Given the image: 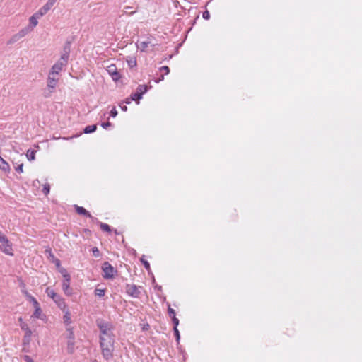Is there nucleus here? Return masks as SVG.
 <instances>
[{"mask_svg": "<svg viewBox=\"0 0 362 362\" xmlns=\"http://www.w3.org/2000/svg\"><path fill=\"white\" fill-rule=\"evenodd\" d=\"M115 338L113 335L100 337V346L102 355L106 361L112 358Z\"/></svg>", "mask_w": 362, "mask_h": 362, "instance_id": "f257e3e1", "label": "nucleus"}, {"mask_svg": "<svg viewBox=\"0 0 362 362\" xmlns=\"http://www.w3.org/2000/svg\"><path fill=\"white\" fill-rule=\"evenodd\" d=\"M70 52V46L67 44L64 48V52L62 53L59 60H58L52 66L50 70V73L58 75L62 71V68L66 66Z\"/></svg>", "mask_w": 362, "mask_h": 362, "instance_id": "f03ea898", "label": "nucleus"}, {"mask_svg": "<svg viewBox=\"0 0 362 362\" xmlns=\"http://www.w3.org/2000/svg\"><path fill=\"white\" fill-rule=\"evenodd\" d=\"M47 295L51 298L61 310L65 309L66 305L64 299L57 294L53 289L48 287L45 291Z\"/></svg>", "mask_w": 362, "mask_h": 362, "instance_id": "7ed1b4c3", "label": "nucleus"}, {"mask_svg": "<svg viewBox=\"0 0 362 362\" xmlns=\"http://www.w3.org/2000/svg\"><path fill=\"white\" fill-rule=\"evenodd\" d=\"M0 243H1V250L3 252H4L6 255L13 256V253L12 252V246L10 243L8 238L4 235V237H1L0 238Z\"/></svg>", "mask_w": 362, "mask_h": 362, "instance_id": "20e7f679", "label": "nucleus"}, {"mask_svg": "<svg viewBox=\"0 0 362 362\" xmlns=\"http://www.w3.org/2000/svg\"><path fill=\"white\" fill-rule=\"evenodd\" d=\"M97 325L100 329V337L112 335L111 332V327L108 323L100 321L97 322Z\"/></svg>", "mask_w": 362, "mask_h": 362, "instance_id": "39448f33", "label": "nucleus"}, {"mask_svg": "<svg viewBox=\"0 0 362 362\" xmlns=\"http://www.w3.org/2000/svg\"><path fill=\"white\" fill-rule=\"evenodd\" d=\"M103 271L104 272V278L105 279H111L114 276L116 271L114 267L107 262H105L102 267Z\"/></svg>", "mask_w": 362, "mask_h": 362, "instance_id": "423d86ee", "label": "nucleus"}, {"mask_svg": "<svg viewBox=\"0 0 362 362\" xmlns=\"http://www.w3.org/2000/svg\"><path fill=\"white\" fill-rule=\"evenodd\" d=\"M106 71L109 74V75L112 77V79L114 81H118L121 78V75L118 72L115 64H112L107 66L106 68Z\"/></svg>", "mask_w": 362, "mask_h": 362, "instance_id": "0eeeda50", "label": "nucleus"}, {"mask_svg": "<svg viewBox=\"0 0 362 362\" xmlns=\"http://www.w3.org/2000/svg\"><path fill=\"white\" fill-rule=\"evenodd\" d=\"M140 288V286H137L134 284H127L126 286V292L129 296L133 298H138L141 293Z\"/></svg>", "mask_w": 362, "mask_h": 362, "instance_id": "6e6552de", "label": "nucleus"}, {"mask_svg": "<svg viewBox=\"0 0 362 362\" xmlns=\"http://www.w3.org/2000/svg\"><path fill=\"white\" fill-rule=\"evenodd\" d=\"M58 81L59 78L57 77V75L53 74L50 72L49 73L47 78V88L50 89V93L53 92V90L55 89Z\"/></svg>", "mask_w": 362, "mask_h": 362, "instance_id": "1a4fd4ad", "label": "nucleus"}, {"mask_svg": "<svg viewBox=\"0 0 362 362\" xmlns=\"http://www.w3.org/2000/svg\"><path fill=\"white\" fill-rule=\"evenodd\" d=\"M31 31H32V28L25 27V28H23L18 33H16L11 37L9 43H13V42L18 41L21 38L25 37L26 35H28Z\"/></svg>", "mask_w": 362, "mask_h": 362, "instance_id": "9d476101", "label": "nucleus"}, {"mask_svg": "<svg viewBox=\"0 0 362 362\" xmlns=\"http://www.w3.org/2000/svg\"><path fill=\"white\" fill-rule=\"evenodd\" d=\"M42 16H43V15L37 11L32 16L30 17L29 25L28 27L32 28V30H33V28L38 24V19H40Z\"/></svg>", "mask_w": 362, "mask_h": 362, "instance_id": "9b49d317", "label": "nucleus"}, {"mask_svg": "<svg viewBox=\"0 0 362 362\" xmlns=\"http://www.w3.org/2000/svg\"><path fill=\"white\" fill-rule=\"evenodd\" d=\"M57 0H47V3L38 11L45 16L54 5Z\"/></svg>", "mask_w": 362, "mask_h": 362, "instance_id": "f8f14e48", "label": "nucleus"}, {"mask_svg": "<svg viewBox=\"0 0 362 362\" xmlns=\"http://www.w3.org/2000/svg\"><path fill=\"white\" fill-rule=\"evenodd\" d=\"M70 281L71 278L64 279L62 283V290L68 296L72 295V289L70 288Z\"/></svg>", "mask_w": 362, "mask_h": 362, "instance_id": "ddd939ff", "label": "nucleus"}, {"mask_svg": "<svg viewBox=\"0 0 362 362\" xmlns=\"http://www.w3.org/2000/svg\"><path fill=\"white\" fill-rule=\"evenodd\" d=\"M74 208L76 209V211L80 214V215H83L84 216H86V217H88L90 218H91L92 220H94L95 219V218H93L90 214L89 213V211H88L86 209H84L83 207L82 206H79L78 205H74Z\"/></svg>", "mask_w": 362, "mask_h": 362, "instance_id": "4468645a", "label": "nucleus"}, {"mask_svg": "<svg viewBox=\"0 0 362 362\" xmlns=\"http://www.w3.org/2000/svg\"><path fill=\"white\" fill-rule=\"evenodd\" d=\"M151 44V41L149 40H147L146 41H138L136 42V47L138 49H139L141 52H146L147 47L149 45Z\"/></svg>", "mask_w": 362, "mask_h": 362, "instance_id": "2eb2a0df", "label": "nucleus"}, {"mask_svg": "<svg viewBox=\"0 0 362 362\" xmlns=\"http://www.w3.org/2000/svg\"><path fill=\"white\" fill-rule=\"evenodd\" d=\"M62 310L64 313V315L63 317L64 323L66 325H70L71 323V313L67 308V305H66L65 309Z\"/></svg>", "mask_w": 362, "mask_h": 362, "instance_id": "dca6fc26", "label": "nucleus"}, {"mask_svg": "<svg viewBox=\"0 0 362 362\" xmlns=\"http://www.w3.org/2000/svg\"><path fill=\"white\" fill-rule=\"evenodd\" d=\"M0 169L5 173H8L11 170L8 163L2 157L0 158Z\"/></svg>", "mask_w": 362, "mask_h": 362, "instance_id": "f3484780", "label": "nucleus"}, {"mask_svg": "<svg viewBox=\"0 0 362 362\" xmlns=\"http://www.w3.org/2000/svg\"><path fill=\"white\" fill-rule=\"evenodd\" d=\"M22 292L25 295L26 298L28 300H30L33 303V305H37L38 302L37 301V300L33 296H31L26 290L23 289Z\"/></svg>", "mask_w": 362, "mask_h": 362, "instance_id": "a211bd4d", "label": "nucleus"}, {"mask_svg": "<svg viewBox=\"0 0 362 362\" xmlns=\"http://www.w3.org/2000/svg\"><path fill=\"white\" fill-rule=\"evenodd\" d=\"M33 306L35 308V311H34L32 317H34V318H40V315H41V313H42V310H41L40 304L37 303V305H33Z\"/></svg>", "mask_w": 362, "mask_h": 362, "instance_id": "6ab92c4d", "label": "nucleus"}, {"mask_svg": "<svg viewBox=\"0 0 362 362\" xmlns=\"http://www.w3.org/2000/svg\"><path fill=\"white\" fill-rule=\"evenodd\" d=\"M97 129L96 124L86 126L83 130L85 134H90L94 132Z\"/></svg>", "mask_w": 362, "mask_h": 362, "instance_id": "aec40b11", "label": "nucleus"}, {"mask_svg": "<svg viewBox=\"0 0 362 362\" xmlns=\"http://www.w3.org/2000/svg\"><path fill=\"white\" fill-rule=\"evenodd\" d=\"M67 351L69 354H72L74 351V340H68Z\"/></svg>", "mask_w": 362, "mask_h": 362, "instance_id": "412c9836", "label": "nucleus"}, {"mask_svg": "<svg viewBox=\"0 0 362 362\" xmlns=\"http://www.w3.org/2000/svg\"><path fill=\"white\" fill-rule=\"evenodd\" d=\"M147 91V86L145 85H139L137 87L136 92L139 93H141V95L142 96L143 94H144Z\"/></svg>", "mask_w": 362, "mask_h": 362, "instance_id": "4be33fe9", "label": "nucleus"}, {"mask_svg": "<svg viewBox=\"0 0 362 362\" xmlns=\"http://www.w3.org/2000/svg\"><path fill=\"white\" fill-rule=\"evenodd\" d=\"M26 156L28 160H33L35 158V151H30L28 150L26 153Z\"/></svg>", "mask_w": 362, "mask_h": 362, "instance_id": "5701e85b", "label": "nucleus"}, {"mask_svg": "<svg viewBox=\"0 0 362 362\" xmlns=\"http://www.w3.org/2000/svg\"><path fill=\"white\" fill-rule=\"evenodd\" d=\"M141 98L142 96L141 95V93H139L138 92L131 95V100L139 101Z\"/></svg>", "mask_w": 362, "mask_h": 362, "instance_id": "b1692460", "label": "nucleus"}, {"mask_svg": "<svg viewBox=\"0 0 362 362\" xmlns=\"http://www.w3.org/2000/svg\"><path fill=\"white\" fill-rule=\"evenodd\" d=\"M59 272L61 273V274L62 275L64 279L71 278L70 275L69 274V273H68V272L66 271V269H64V268H59Z\"/></svg>", "mask_w": 362, "mask_h": 362, "instance_id": "393cba45", "label": "nucleus"}, {"mask_svg": "<svg viewBox=\"0 0 362 362\" xmlns=\"http://www.w3.org/2000/svg\"><path fill=\"white\" fill-rule=\"evenodd\" d=\"M100 228L103 231H106V232H110L111 231L110 226L108 224H107V223H100Z\"/></svg>", "mask_w": 362, "mask_h": 362, "instance_id": "a878e982", "label": "nucleus"}, {"mask_svg": "<svg viewBox=\"0 0 362 362\" xmlns=\"http://www.w3.org/2000/svg\"><path fill=\"white\" fill-rule=\"evenodd\" d=\"M49 191H50V186H49V185L48 183L45 184L43 185L42 192L45 195H47L49 193Z\"/></svg>", "mask_w": 362, "mask_h": 362, "instance_id": "bb28decb", "label": "nucleus"}, {"mask_svg": "<svg viewBox=\"0 0 362 362\" xmlns=\"http://www.w3.org/2000/svg\"><path fill=\"white\" fill-rule=\"evenodd\" d=\"M95 296H97L98 297H103L105 295V290L100 289V288H96L95 290Z\"/></svg>", "mask_w": 362, "mask_h": 362, "instance_id": "cd10ccee", "label": "nucleus"}, {"mask_svg": "<svg viewBox=\"0 0 362 362\" xmlns=\"http://www.w3.org/2000/svg\"><path fill=\"white\" fill-rule=\"evenodd\" d=\"M49 253H50V256H51V257L53 259V262H54L55 263V264H56V267H57V268H61V267H61V263H60L59 259H56V258L54 257V256L51 253V251H49Z\"/></svg>", "mask_w": 362, "mask_h": 362, "instance_id": "c85d7f7f", "label": "nucleus"}, {"mask_svg": "<svg viewBox=\"0 0 362 362\" xmlns=\"http://www.w3.org/2000/svg\"><path fill=\"white\" fill-rule=\"evenodd\" d=\"M92 252H93V256L95 257H98L100 255V250L96 247H94L92 248Z\"/></svg>", "mask_w": 362, "mask_h": 362, "instance_id": "c756f323", "label": "nucleus"}, {"mask_svg": "<svg viewBox=\"0 0 362 362\" xmlns=\"http://www.w3.org/2000/svg\"><path fill=\"white\" fill-rule=\"evenodd\" d=\"M127 63L130 67H134L136 65V61L134 58H130L128 59Z\"/></svg>", "mask_w": 362, "mask_h": 362, "instance_id": "7c9ffc66", "label": "nucleus"}, {"mask_svg": "<svg viewBox=\"0 0 362 362\" xmlns=\"http://www.w3.org/2000/svg\"><path fill=\"white\" fill-rule=\"evenodd\" d=\"M173 331L175 333V336L176 337V340L177 342H179L180 338L179 330L177 329V327H173Z\"/></svg>", "mask_w": 362, "mask_h": 362, "instance_id": "2f4dec72", "label": "nucleus"}, {"mask_svg": "<svg viewBox=\"0 0 362 362\" xmlns=\"http://www.w3.org/2000/svg\"><path fill=\"white\" fill-rule=\"evenodd\" d=\"M168 314H169V315H170V317L171 318L173 317H175V310L171 308L170 306L168 307Z\"/></svg>", "mask_w": 362, "mask_h": 362, "instance_id": "473e14b6", "label": "nucleus"}, {"mask_svg": "<svg viewBox=\"0 0 362 362\" xmlns=\"http://www.w3.org/2000/svg\"><path fill=\"white\" fill-rule=\"evenodd\" d=\"M160 71H163L165 73V74H169V71H170V69H169V67L167 66H162L160 69Z\"/></svg>", "mask_w": 362, "mask_h": 362, "instance_id": "72a5a7b5", "label": "nucleus"}, {"mask_svg": "<svg viewBox=\"0 0 362 362\" xmlns=\"http://www.w3.org/2000/svg\"><path fill=\"white\" fill-rule=\"evenodd\" d=\"M141 262L143 263L144 267L146 269H150V264L148 263V261L146 260H144V258H141Z\"/></svg>", "mask_w": 362, "mask_h": 362, "instance_id": "f704fd0d", "label": "nucleus"}, {"mask_svg": "<svg viewBox=\"0 0 362 362\" xmlns=\"http://www.w3.org/2000/svg\"><path fill=\"white\" fill-rule=\"evenodd\" d=\"M172 321H173V323L174 325V327H177V326L179 325V320L176 317V316L172 317Z\"/></svg>", "mask_w": 362, "mask_h": 362, "instance_id": "c9c22d12", "label": "nucleus"}, {"mask_svg": "<svg viewBox=\"0 0 362 362\" xmlns=\"http://www.w3.org/2000/svg\"><path fill=\"white\" fill-rule=\"evenodd\" d=\"M110 115L111 117H115L117 115V110H116V108H115V107H113V108L111 110V111H110Z\"/></svg>", "mask_w": 362, "mask_h": 362, "instance_id": "e433bc0d", "label": "nucleus"}, {"mask_svg": "<svg viewBox=\"0 0 362 362\" xmlns=\"http://www.w3.org/2000/svg\"><path fill=\"white\" fill-rule=\"evenodd\" d=\"M202 17L206 20H209L210 18L209 12L208 11H204L202 14Z\"/></svg>", "mask_w": 362, "mask_h": 362, "instance_id": "4c0bfd02", "label": "nucleus"}, {"mask_svg": "<svg viewBox=\"0 0 362 362\" xmlns=\"http://www.w3.org/2000/svg\"><path fill=\"white\" fill-rule=\"evenodd\" d=\"M101 126L103 127V128L107 129L108 127L112 126V124L109 122H107L102 123Z\"/></svg>", "mask_w": 362, "mask_h": 362, "instance_id": "58836bf2", "label": "nucleus"}, {"mask_svg": "<svg viewBox=\"0 0 362 362\" xmlns=\"http://www.w3.org/2000/svg\"><path fill=\"white\" fill-rule=\"evenodd\" d=\"M23 165L21 164L18 167L16 168V170L18 173H23Z\"/></svg>", "mask_w": 362, "mask_h": 362, "instance_id": "ea45409f", "label": "nucleus"}, {"mask_svg": "<svg viewBox=\"0 0 362 362\" xmlns=\"http://www.w3.org/2000/svg\"><path fill=\"white\" fill-rule=\"evenodd\" d=\"M68 339V340H74V336L72 331H70Z\"/></svg>", "mask_w": 362, "mask_h": 362, "instance_id": "a19ab883", "label": "nucleus"}, {"mask_svg": "<svg viewBox=\"0 0 362 362\" xmlns=\"http://www.w3.org/2000/svg\"><path fill=\"white\" fill-rule=\"evenodd\" d=\"M119 106L122 111L126 112L127 110V107L126 105H120Z\"/></svg>", "mask_w": 362, "mask_h": 362, "instance_id": "79ce46f5", "label": "nucleus"}, {"mask_svg": "<svg viewBox=\"0 0 362 362\" xmlns=\"http://www.w3.org/2000/svg\"><path fill=\"white\" fill-rule=\"evenodd\" d=\"M132 100H131V98H127L126 100H125V103L127 104H129L131 103Z\"/></svg>", "mask_w": 362, "mask_h": 362, "instance_id": "37998d69", "label": "nucleus"}, {"mask_svg": "<svg viewBox=\"0 0 362 362\" xmlns=\"http://www.w3.org/2000/svg\"><path fill=\"white\" fill-rule=\"evenodd\" d=\"M25 361H26L27 362H30V359H31V358H30V356H25Z\"/></svg>", "mask_w": 362, "mask_h": 362, "instance_id": "c03bdc74", "label": "nucleus"}, {"mask_svg": "<svg viewBox=\"0 0 362 362\" xmlns=\"http://www.w3.org/2000/svg\"><path fill=\"white\" fill-rule=\"evenodd\" d=\"M130 8H131V7H129V6H126V7L124 8V12H125V13H127V12H128V11H129V9H130Z\"/></svg>", "mask_w": 362, "mask_h": 362, "instance_id": "a18cd8bd", "label": "nucleus"}, {"mask_svg": "<svg viewBox=\"0 0 362 362\" xmlns=\"http://www.w3.org/2000/svg\"><path fill=\"white\" fill-rule=\"evenodd\" d=\"M27 334L30 336L31 334V331L30 329L27 330Z\"/></svg>", "mask_w": 362, "mask_h": 362, "instance_id": "49530a36", "label": "nucleus"}, {"mask_svg": "<svg viewBox=\"0 0 362 362\" xmlns=\"http://www.w3.org/2000/svg\"><path fill=\"white\" fill-rule=\"evenodd\" d=\"M4 235L0 231V238H1V237H4Z\"/></svg>", "mask_w": 362, "mask_h": 362, "instance_id": "de8ad7c7", "label": "nucleus"}, {"mask_svg": "<svg viewBox=\"0 0 362 362\" xmlns=\"http://www.w3.org/2000/svg\"><path fill=\"white\" fill-rule=\"evenodd\" d=\"M134 13H135V11L130 12L131 14Z\"/></svg>", "mask_w": 362, "mask_h": 362, "instance_id": "09e8293b", "label": "nucleus"}, {"mask_svg": "<svg viewBox=\"0 0 362 362\" xmlns=\"http://www.w3.org/2000/svg\"><path fill=\"white\" fill-rule=\"evenodd\" d=\"M30 362H33V361L32 359H30Z\"/></svg>", "mask_w": 362, "mask_h": 362, "instance_id": "8fccbe9b", "label": "nucleus"}, {"mask_svg": "<svg viewBox=\"0 0 362 362\" xmlns=\"http://www.w3.org/2000/svg\"><path fill=\"white\" fill-rule=\"evenodd\" d=\"M95 362H96V361H95Z\"/></svg>", "mask_w": 362, "mask_h": 362, "instance_id": "3c124183", "label": "nucleus"}]
</instances>
